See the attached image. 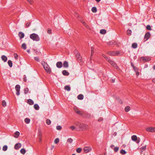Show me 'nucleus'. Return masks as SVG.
Here are the masks:
<instances>
[{"mask_svg": "<svg viewBox=\"0 0 155 155\" xmlns=\"http://www.w3.org/2000/svg\"><path fill=\"white\" fill-rule=\"evenodd\" d=\"M28 91V88H26L24 90V93L25 94H27Z\"/></svg>", "mask_w": 155, "mask_h": 155, "instance_id": "4c0bfd02", "label": "nucleus"}, {"mask_svg": "<svg viewBox=\"0 0 155 155\" xmlns=\"http://www.w3.org/2000/svg\"><path fill=\"white\" fill-rule=\"evenodd\" d=\"M56 129L58 130H60L62 129V127L61 126H58L56 127Z\"/></svg>", "mask_w": 155, "mask_h": 155, "instance_id": "49530a36", "label": "nucleus"}, {"mask_svg": "<svg viewBox=\"0 0 155 155\" xmlns=\"http://www.w3.org/2000/svg\"><path fill=\"white\" fill-rule=\"evenodd\" d=\"M21 143H17L15 145V148L16 149H18L21 147Z\"/></svg>", "mask_w": 155, "mask_h": 155, "instance_id": "f8f14e48", "label": "nucleus"}, {"mask_svg": "<svg viewBox=\"0 0 155 155\" xmlns=\"http://www.w3.org/2000/svg\"><path fill=\"white\" fill-rule=\"evenodd\" d=\"M146 130L150 132H155V127H147L146 128Z\"/></svg>", "mask_w": 155, "mask_h": 155, "instance_id": "39448f33", "label": "nucleus"}, {"mask_svg": "<svg viewBox=\"0 0 155 155\" xmlns=\"http://www.w3.org/2000/svg\"><path fill=\"white\" fill-rule=\"evenodd\" d=\"M131 139L132 140L136 141L137 140V137L136 136L134 135L131 137Z\"/></svg>", "mask_w": 155, "mask_h": 155, "instance_id": "dca6fc26", "label": "nucleus"}, {"mask_svg": "<svg viewBox=\"0 0 155 155\" xmlns=\"http://www.w3.org/2000/svg\"><path fill=\"white\" fill-rule=\"evenodd\" d=\"M120 153L122 154H126L127 152L125 150L122 149L120 151Z\"/></svg>", "mask_w": 155, "mask_h": 155, "instance_id": "e433bc0d", "label": "nucleus"}, {"mask_svg": "<svg viewBox=\"0 0 155 155\" xmlns=\"http://www.w3.org/2000/svg\"><path fill=\"white\" fill-rule=\"evenodd\" d=\"M70 128L72 130H74L75 129L76 130V128L74 126H71L70 127Z\"/></svg>", "mask_w": 155, "mask_h": 155, "instance_id": "09e8293b", "label": "nucleus"}, {"mask_svg": "<svg viewBox=\"0 0 155 155\" xmlns=\"http://www.w3.org/2000/svg\"><path fill=\"white\" fill-rule=\"evenodd\" d=\"M82 23L84 26H85L86 25V23L84 22L83 21Z\"/></svg>", "mask_w": 155, "mask_h": 155, "instance_id": "69168bd1", "label": "nucleus"}, {"mask_svg": "<svg viewBox=\"0 0 155 155\" xmlns=\"http://www.w3.org/2000/svg\"><path fill=\"white\" fill-rule=\"evenodd\" d=\"M77 59H78L79 60H81V57L80 55L79 54H78L77 56Z\"/></svg>", "mask_w": 155, "mask_h": 155, "instance_id": "c03bdc74", "label": "nucleus"}, {"mask_svg": "<svg viewBox=\"0 0 155 155\" xmlns=\"http://www.w3.org/2000/svg\"><path fill=\"white\" fill-rule=\"evenodd\" d=\"M107 53L111 56L118 55L120 54V52L117 51H109Z\"/></svg>", "mask_w": 155, "mask_h": 155, "instance_id": "20e7f679", "label": "nucleus"}, {"mask_svg": "<svg viewBox=\"0 0 155 155\" xmlns=\"http://www.w3.org/2000/svg\"><path fill=\"white\" fill-rule=\"evenodd\" d=\"M143 61H147L149 60H150V59L149 58H142Z\"/></svg>", "mask_w": 155, "mask_h": 155, "instance_id": "f704fd0d", "label": "nucleus"}, {"mask_svg": "<svg viewBox=\"0 0 155 155\" xmlns=\"http://www.w3.org/2000/svg\"><path fill=\"white\" fill-rule=\"evenodd\" d=\"M106 32V31L104 29H101L100 31V33L102 34H104Z\"/></svg>", "mask_w": 155, "mask_h": 155, "instance_id": "aec40b11", "label": "nucleus"}, {"mask_svg": "<svg viewBox=\"0 0 155 155\" xmlns=\"http://www.w3.org/2000/svg\"><path fill=\"white\" fill-rule=\"evenodd\" d=\"M39 136V142H41V137H42V134L41 132H40L39 134H38Z\"/></svg>", "mask_w": 155, "mask_h": 155, "instance_id": "6ab92c4d", "label": "nucleus"}, {"mask_svg": "<svg viewBox=\"0 0 155 155\" xmlns=\"http://www.w3.org/2000/svg\"><path fill=\"white\" fill-rule=\"evenodd\" d=\"M34 107L35 109L37 110H38L39 108V106L36 104H35L34 105Z\"/></svg>", "mask_w": 155, "mask_h": 155, "instance_id": "a878e982", "label": "nucleus"}, {"mask_svg": "<svg viewBox=\"0 0 155 155\" xmlns=\"http://www.w3.org/2000/svg\"><path fill=\"white\" fill-rule=\"evenodd\" d=\"M30 38L34 41H39L40 40V38L38 35L35 33L30 34Z\"/></svg>", "mask_w": 155, "mask_h": 155, "instance_id": "f03ea898", "label": "nucleus"}, {"mask_svg": "<svg viewBox=\"0 0 155 155\" xmlns=\"http://www.w3.org/2000/svg\"><path fill=\"white\" fill-rule=\"evenodd\" d=\"M146 146H147L146 145L140 148V149L141 151V152H142L143 151L145 150L146 148Z\"/></svg>", "mask_w": 155, "mask_h": 155, "instance_id": "393cba45", "label": "nucleus"}, {"mask_svg": "<svg viewBox=\"0 0 155 155\" xmlns=\"http://www.w3.org/2000/svg\"><path fill=\"white\" fill-rule=\"evenodd\" d=\"M30 119L28 118H27L25 119V123L27 124H29L30 123Z\"/></svg>", "mask_w": 155, "mask_h": 155, "instance_id": "c756f323", "label": "nucleus"}, {"mask_svg": "<svg viewBox=\"0 0 155 155\" xmlns=\"http://www.w3.org/2000/svg\"><path fill=\"white\" fill-rule=\"evenodd\" d=\"M27 1L31 4H32L33 2V0H27Z\"/></svg>", "mask_w": 155, "mask_h": 155, "instance_id": "3c124183", "label": "nucleus"}, {"mask_svg": "<svg viewBox=\"0 0 155 155\" xmlns=\"http://www.w3.org/2000/svg\"><path fill=\"white\" fill-rule=\"evenodd\" d=\"M63 66L65 68H67L68 67V62L67 61H65L64 62L63 64Z\"/></svg>", "mask_w": 155, "mask_h": 155, "instance_id": "ddd939ff", "label": "nucleus"}, {"mask_svg": "<svg viewBox=\"0 0 155 155\" xmlns=\"http://www.w3.org/2000/svg\"><path fill=\"white\" fill-rule=\"evenodd\" d=\"M62 74L63 75L66 76H68L69 74V73L67 72L66 70H63L62 71Z\"/></svg>", "mask_w": 155, "mask_h": 155, "instance_id": "412c9836", "label": "nucleus"}, {"mask_svg": "<svg viewBox=\"0 0 155 155\" xmlns=\"http://www.w3.org/2000/svg\"><path fill=\"white\" fill-rule=\"evenodd\" d=\"M46 123L48 125H50L51 123V121L49 119H47L46 120Z\"/></svg>", "mask_w": 155, "mask_h": 155, "instance_id": "a18cd8bd", "label": "nucleus"}, {"mask_svg": "<svg viewBox=\"0 0 155 155\" xmlns=\"http://www.w3.org/2000/svg\"><path fill=\"white\" fill-rule=\"evenodd\" d=\"M56 65L57 67L58 68H61L62 66V63L61 61H59L56 63Z\"/></svg>", "mask_w": 155, "mask_h": 155, "instance_id": "9d476101", "label": "nucleus"}, {"mask_svg": "<svg viewBox=\"0 0 155 155\" xmlns=\"http://www.w3.org/2000/svg\"><path fill=\"white\" fill-rule=\"evenodd\" d=\"M131 66H132V67H133V68L134 69V67H135L134 66L133 64L132 63H131Z\"/></svg>", "mask_w": 155, "mask_h": 155, "instance_id": "774afa93", "label": "nucleus"}, {"mask_svg": "<svg viewBox=\"0 0 155 155\" xmlns=\"http://www.w3.org/2000/svg\"><path fill=\"white\" fill-rule=\"evenodd\" d=\"M8 65L10 67H12V61L11 60H8Z\"/></svg>", "mask_w": 155, "mask_h": 155, "instance_id": "2f4dec72", "label": "nucleus"}, {"mask_svg": "<svg viewBox=\"0 0 155 155\" xmlns=\"http://www.w3.org/2000/svg\"><path fill=\"white\" fill-rule=\"evenodd\" d=\"M1 59L4 62H6L7 60V57L4 55L2 56Z\"/></svg>", "mask_w": 155, "mask_h": 155, "instance_id": "4468645a", "label": "nucleus"}, {"mask_svg": "<svg viewBox=\"0 0 155 155\" xmlns=\"http://www.w3.org/2000/svg\"><path fill=\"white\" fill-rule=\"evenodd\" d=\"M41 64L47 73H50L51 72V69L49 65L47 63H45V61H42L41 62Z\"/></svg>", "mask_w": 155, "mask_h": 155, "instance_id": "7ed1b4c3", "label": "nucleus"}, {"mask_svg": "<svg viewBox=\"0 0 155 155\" xmlns=\"http://www.w3.org/2000/svg\"><path fill=\"white\" fill-rule=\"evenodd\" d=\"M14 55L15 58L16 59H17L18 58V55L16 53L14 54Z\"/></svg>", "mask_w": 155, "mask_h": 155, "instance_id": "6e6d98bb", "label": "nucleus"}, {"mask_svg": "<svg viewBox=\"0 0 155 155\" xmlns=\"http://www.w3.org/2000/svg\"><path fill=\"white\" fill-rule=\"evenodd\" d=\"M20 87L19 85H17L15 87V89L16 91V94L17 95H20V92L19 91L20 90Z\"/></svg>", "mask_w": 155, "mask_h": 155, "instance_id": "0eeeda50", "label": "nucleus"}, {"mask_svg": "<svg viewBox=\"0 0 155 155\" xmlns=\"http://www.w3.org/2000/svg\"><path fill=\"white\" fill-rule=\"evenodd\" d=\"M74 124L76 126V130L77 131H83L86 130L87 128L86 125L80 122H76Z\"/></svg>", "mask_w": 155, "mask_h": 155, "instance_id": "f257e3e1", "label": "nucleus"}, {"mask_svg": "<svg viewBox=\"0 0 155 155\" xmlns=\"http://www.w3.org/2000/svg\"><path fill=\"white\" fill-rule=\"evenodd\" d=\"M18 36L20 38V39H21L24 38L25 36L24 34L22 32H20L18 33Z\"/></svg>", "mask_w": 155, "mask_h": 155, "instance_id": "1a4fd4ad", "label": "nucleus"}, {"mask_svg": "<svg viewBox=\"0 0 155 155\" xmlns=\"http://www.w3.org/2000/svg\"><path fill=\"white\" fill-rule=\"evenodd\" d=\"M114 42L113 41H110V42H109L108 43V44L110 45H112L114 44Z\"/></svg>", "mask_w": 155, "mask_h": 155, "instance_id": "8fccbe9b", "label": "nucleus"}, {"mask_svg": "<svg viewBox=\"0 0 155 155\" xmlns=\"http://www.w3.org/2000/svg\"><path fill=\"white\" fill-rule=\"evenodd\" d=\"M108 62L114 67L116 69H118V67L117 65L114 62L110 60H108Z\"/></svg>", "mask_w": 155, "mask_h": 155, "instance_id": "423d86ee", "label": "nucleus"}, {"mask_svg": "<svg viewBox=\"0 0 155 155\" xmlns=\"http://www.w3.org/2000/svg\"><path fill=\"white\" fill-rule=\"evenodd\" d=\"M34 58L35 60V61H36L38 62L39 61V58L38 57H35Z\"/></svg>", "mask_w": 155, "mask_h": 155, "instance_id": "603ef678", "label": "nucleus"}, {"mask_svg": "<svg viewBox=\"0 0 155 155\" xmlns=\"http://www.w3.org/2000/svg\"><path fill=\"white\" fill-rule=\"evenodd\" d=\"M140 139L139 138H137V143H138L140 142Z\"/></svg>", "mask_w": 155, "mask_h": 155, "instance_id": "bf43d9fd", "label": "nucleus"}, {"mask_svg": "<svg viewBox=\"0 0 155 155\" xmlns=\"http://www.w3.org/2000/svg\"><path fill=\"white\" fill-rule=\"evenodd\" d=\"M2 105L4 107H5L6 106V101L3 100L2 102Z\"/></svg>", "mask_w": 155, "mask_h": 155, "instance_id": "7c9ffc66", "label": "nucleus"}, {"mask_svg": "<svg viewBox=\"0 0 155 155\" xmlns=\"http://www.w3.org/2000/svg\"><path fill=\"white\" fill-rule=\"evenodd\" d=\"M102 56L104 58H105L107 61L108 60H109L108 58L105 55L103 54Z\"/></svg>", "mask_w": 155, "mask_h": 155, "instance_id": "4d7b16f0", "label": "nucleus"}, {"mask_svg": "<svg viewBox=\"0 0 155 155\" xmlns=\"http://www.w3.org/2000/svg\"><path fill=\"white\" fill-rule=\"evenodd\" d=\"M82 150V149L80 148H78L76 150V151L78 153H80Z\"/></svg>", "mask_w": 155, "mask_h": 155, "instance_id": "58836bf2", "label": "nucleus"}, {"mask_svg": "<svg viewBox=\"0 0 155 155\" xmlns=\"http://www.w3.org/2000/svg\"><path fill=\"white\" fill-rule=\"evenodd\" d=\"M150 36V34L149 32H148L146 33V34L145 35L144 38L145 39V41H146L148 40L149 37Z\"/></svg>", "mask_w": 155, "mask_h": 155, "instance_id": "9b49d317", "label": "nucleus"}, {"mask_svg": "<svg viewBox=\"0 0 155 155\" xmlns=\"http://www.w3.org/2000/svg\"><path fill=\"white\" fill-rule=\"evenodd\" d=\"M76 113L78 114H80V115H82V114L81 112V111L79 110Z\"/></svg>", "mask_w": 155, "mask_h": 155, "instance_id": "5fc2aeb1", "label": "nucleus"}, {"mask_svg": "<svg viewBox=\"0 0 155 155\" xmlns=\"http://www.w3.org/2000/svg\"><path fill=\"white\" fill-rule=\"evenodd\" d=\"M119 150V147H116L114 149V151L115 152H117Z\"/></svg>", "mask_w": 155, "mask_h": 155, "instance_id": "864d4df0", "label": "nucleus"}, {"mask_svg": "<svg viewBox=\"0 0 155 155\" xmlns=\"http://www.w3.org/2000/svg\"><path fill=\"white\" fill-rule=\"evenodd\" d=\"M134 70L135 73H137V72H139L138 71V70H139L136 67H134Z\"/></svg>", "mask_w": 155, "mask_h": 155, "instance_id": "a19ab883", "label": "nucleus"}, {"mask_svg": "<svg viewBox=\"0 0 155 155\" xmlns=\"http://www.w3.org/2000/svg\"><path fill=\"white\" fill-rule=\"evenodd\" d=\"M131 31L129 29L127 31V34L128 35H131Z\"/></svg>", "mask_w": 155, "mask_h": 155, "instance_id": "ea45409f", "label": "nucleus"}, {"mask_svg": "<svg viewBox=\"0 0 155 155\" xmlns=\"http://www.w3.org/2000/svg\"><path fill=\"white\" fill-rule=\"evenodd\" d=\"M124 110L126 112H128L130 110V107L129 106H127L125 107Z\"/></svg>", "mask_w": 155, "mask_h": 155, "instance_id": "a211bd4d", "label": "nucleus"}, {"mask_svg": "<svg viewBox=\"0 0 155 155\" xmlns=\"http://www.w3.org/2000/svg\"><path fill=\"white\" fill-rule=\"evenodd\" d=\"M51 29H48V33L49 34H51Z\"/></svg>", "mask_w": 155, "mask_h": 155, "instance_id": "13d9d810", "label": "nucleus"}, {"mask_svg": "<svg viewBox=\"0 0 155 155\" xmlns=\"http://www.w3.org/2000/svg\"><path fill=\"white\" fill-rule=\"evenodd\" d=\"M54 145H52L51 146V149L52 150L54 148Z\"/></svg>", "mask_w": 155, "mask_h": 155, "instance_id": "680f3d73", "label": "nucleus"}, {"mask_svg": "<svg viewBox=\"0 0 155 155\" xmlns=\"http://www.w3.org/2000/svg\"><path fill=\"white\" fill-rule=\"evenodd\" d=\"M8 149V147L6 145L4 146L2 148V150L4 151H6Z\"/></svg>", "mask_w": 155, "mask_h": 155, "instance_id": "473e14b6", "label": "nucleus"}, {"mask_svg": "<svg viewBox=\"0 0 155 155\" xmlns=\"http://www.w3.org/2000/svg\"><path fill=\"white\" fill-rule=\"evenodd\" d=\"M20 135V133L18 131L15 132L14 134V137L16 138H17Z\"/></svg>", "mask_w": 155, "mask_h": 155, "instance_id": "2eb2a0df", "label": "nucleus"}, {"mask_svg": "<svg viewBox=\"0 0 155 155\" xmlns=\"http://www.w3.org/2000/svg\"><path fill=\"white\" fill-rule=\"evenodd\" d=\"M137 44L136 43H134L132 44V47L134 48H137Z\"/></svg>", "mask_w": 155, "mask_h": 155, "instance_id": "c85d7f7f", "label": "nucleus"}, {"mask_svg": "<svg viewBox=\"0 0 155 155\" xmlns=\"http://www.w3.org/2000/svg\"><path fill=\"white\" fill-rule=\"evenodd\" d=\"M59 140L58 138H57L55 139L54 141V142L55 143H57L59 142Z\"/></svg>", "mask_w": 155, "mask_h": 155, "instance_id": "37998d69", "label": "nucleus"}, {"mask_svg": "<svg viewBox=\"0 0 155 155\" xmlns=\"http://www.w3.org/2000/svg\"><path fill=\"white\" fill-rule=\"evenodd\" d=\"M78 98L79 100H82L83 99L84 96L82 94H79L78 96Z\"/></svg>", "mask_w": 155, "mask_h": 155, "instance_id": "4be33fe9", "label": "nucleus"}, {"mask_svg": "<svg viewBox=\"0 0 155 155\" xmlns=\"http://www.w3.org/2000/svg\"><path fill=\"white\" fill-rule=\"evenodd\" d=\"M147 29L149 30H151V27L150 25H148L146 26Z\"/></svg>", "mask_w": 155, "mask_h": 155, "instance_id": "de8ad7c7", "label": "nucleus"}, {"mask_svg": "<svg viewBox=\"0 0 155 155\" xmlns=\"http://www.w3.org/2000/svg\"><path fill=\"white\" fill-rule=\"evenodd\" d=\"M74 110L75 112L76 113L78 111H79V110L78 108L76 107H74Z\"/></svg>", "mask_w": 155, "mask_h": 155, "instance_id": "79ce46f5", "label": "nucleus"}, {"mask_svg": "<svg viewBox=\"0 0 155 155\" xmlns=\"http://www.w3.org/2000/svg\"><path fill=\"white\" fill-rule=\"evenodd\" d=\"M84 150L86 153H88L91 150V148L90 147H85L84 148Z\"/></svg>", "mask_w": 155, "mask_h": 155, "instance_id": "6e6552de", "label": "nucleus"}, {"mask_svg": "<svg viewBox=\"0 0 155 155\" xmlns=\"http://www.w3.org/2000/svg\"><path fill=\"white\" fill-rule=\"evenodd\" d=\"M20 152L22 154H25L26 153V150L24 148L21 149L20 150Z\"/></svg>", "mask_w": 155, "mask_h": 155, "instance_id": "cd10ccee", "label": "nucleus"}, {"mask_svg": "<svg viewBox=\"0 0 155 155\" xmlns=\"http://www.w3.org/2000/svg\"><path fill=\"white\" fill-rule=\"evenodd\" d=\"M79 20L81 22H82L83 21L82 18H79Z\"/></svg>", "mask_w": 155, "mask_h": 155, "instance_id": "e2e57ef3", "label": "nucleus"}, {"mask_svg": "<svg viewBox=\"0 0 155 155\" xmlns=\"http://www.w3.org/2000/svg\"><path fill=\"white\" fill-rule=\"evenodd\" d=\"M139 72H137V73H136V75H137V77L138 76V75H139Z\"/></svg>", "mask_w": 155, "mask_h": 155, "instance_id": "0e129e2a", "label": "nucleus"}, {"mask_svg": "<svg viewBox=\"0 0 155 155\" xmlns=\"http://www.w3.org/2000/svg\"><path fill=\"white\" fill-rule=\"evenodd\" d=\"M114 147V145H111L110 146V147L111 148H112L113 147Z\"/></svg>", "mask_w": 155, "mask_h": 155, "instance_id": "338daca9", "label": "nucleus"}, {"mask_svg": "<svg viewBox=\"0 0 155 155\" xmlns=\"http://www.w3.org/2000/svg\"><path fill=\"white\" fill-rule=\"evenodd\" d=\"M30 24V22H27L26 24V26L27 27H28L29 26Z\"/></svg>", "mask_w": 155, "mask_h": 155, "instance_id": "052dcab7", "label": "nucleus"}, {"mask_svg": "<svg viewBox=\"0 0 155 155\" xmlns=\"http://www.w3.org/2000/svg\"><path fill=\"white\" fill-rule=\"evenodd\" d=\"M67 141L68 142L70 143H71L72 142L73 140L71 138H69L67 140Z\"/></svg>", "mask_w": 155, "mask_h": 155, "instance_id": "72a5a7b5", "label": "nucleus"}, {"mask_svg": "<svg viewBox=\"0 0 155 155\" xmlns=\"http://www.w3.org/2000/svg\"><path fill=\"white\" fill-rule=\"evenodd\" d=\"M92 11L93 13H96L97 11V9L96 7H94L92 8Z\"/></svg>", "mask_w": 155, "mask_h": 155, "instance_id": "b1692460", "label": "nucleus"}, {"mask_svg": "<svg viewBox=\"0 0 155 155\" xmlns=\"http://www.w3.org/2000/svg\"><path fill=\"white\" fill-rule=\"evenodd\" d=\"M21 48L24 50H25L26 49V45L25 43L22 44L21 45Z\"/></svg>", "mask_w": 155, "mask_h": 155, "instance_id": "5701e85b", "label": "nucleus"}, {"mask_svg": "<svg viewBox=\"0 0 155 155\" xmlns=\"http://www.w3.org/2000/svg\"><path fill=\"white\" fill-rule=\"evenodd\" d=\"M28 103L30 105H32L34 104V101L31 99H29L28 100Z\"/></svg>", "mask_w": 155, "mask_h": 155, "instance_id": "f3484780", "label": "nucleus"}, {"mask_svg": "<svg viewBox=\"0 0 155 155\" xmlns=\"http://www.w3.org/2000/svg\"><path fill=\"white\" fill-rule=\"evenodd\" d=\"M64 89L68 91H69L70 90L71 88L68 86H66L64 87Z\"/></svg>", "mask_w": 155, "mask_h": 155, "instance_id": "bb28decb", "label": "nucleus"}, {"mask_svg": "<svg viewBox=\"0 0 155 155\" xmlns=\"http://www.w3.org/2000/svg\"><path fill=\"white\" fill-rule=\"evenodd\" d=\"M94 48L93 47H92L91 48V57L92 56L93 53L94 52Z\"/></svg>", "mask_w": 155, "mask_h": 155, "instance_id": "c9c22d12", "label": "nucleus"}]
</instances>
